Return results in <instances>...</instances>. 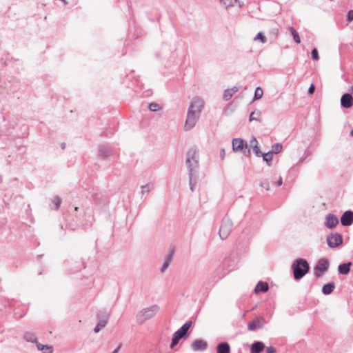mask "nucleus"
<instances>
[{
  "label": "nucleus",
  "mask_w": 353,
  "mask_h": 353,
  "mask_svg": "<svg viewBox=\"0 0 353 353\" xmlns=\"http://www.w3.org/2000/svg\"><path fill=\"white\" fill-rule=\"evenodd\" d=\"M292 270L294 279L300 280L309 272L310 265L305 259H298L293 262Z\"/></svg>",
  "instance_id": "obj_1"
},
{
  "label": "nucleus",
  "mask_w": 353,
  "mask_h": 353,
  "mask_svg": "<svg viewBox=\"0 0 353 353\" xmlns=\"http://www.w3.org/2000/svg\"><path fill=\"white\" fill-rule=\"evenodd\" d=\"M159 311V307L157 305L143 308L136 316L137 323L143 324L145 321L152 318Z\"/></svg>",
  "instance_id": "obj_2"
},
{
  "label": "nucleus",
  "mask_w": 353,
  "mask_h": 353,
  "mask_svg": "<svg viewBox=\"0 0 353 353\" xmlns=\"http://www.w3.org/2000/svg\"><path fill=\"white\" fill-rule=\"evenodd\" d=\"M192 323L191 321L186 322L174 333L170 344V348H174L179 343V341L186 336Z\"/></svg>",
  "instance_id": "obj_3"
},
{
  "label": "nucleus",
  "mask_w": 353,
  "mask_h": 353,
  "mask_svg": "<svg viewBox=\"0 0 353 353\" xmlns=\"http://www.w3.org/2000/svg\"><path fill=\"white\" fill-rule=\"evenodd\" d=\"M197 150L195 148H191L187 152L186 165L189 173H193L194 170L198 168V158L196 157Z\"/></svg>",
  "instance_id": "obj_4"
},
{
  "label": "nucleus",
  "mask_w": 353,
  "mask_h": 353,
  "mask_svg": "<svg viewBox=\"0 0 353 353\" xmlns=\"http://www.w3.org/2000/svg\"><path fill=\"white\" fill-rule=\"evenodd\" d=\"M233 227V223L229 218H224L221 222L219 229L221 239H225L228 237Z\"/></svg>",
  "instance_id": "obj_5"
},
{
  "label": "nucleus",
  "mask_w": 353,
  "mask_h": 353,
  "mask_svg": "<svg viewBox=\"0 0 353 353\" xmlns=\"http://www.w3.org/2000/svg\"><path fill=\"white\" fill-rule=\"evenodd\" d=\"M329 261L327 259L322 258L319 260L316 265L314 268V274L316 277L322 276L323 273L328 270Z\"/></svg>",
  "instance_id": "obj_6"
},
{
  "label": "nucleus",
  "mask_w": 353,
  "mask_h": 353,
  "mask_svg": "<svg viewBox=\"0 0 353 353\" xmlns=\"http://www.w3.org/2000/svg\"><path fill=\"white\" fill-rule=\"evenodd\" d=\"M200 114L188 110L187 113V118L184 125L185 130L188 131L192 129L197 123Z\"/></svg>",
  "instance_id": "obj_7"
},
{
  "label": "nucleus",
  "mask_w": 353,
  "mask_h": 353,
  "mask_svg": "<svg viewBox=\"0 0 353 353\" xmlns=\"http://www.w3.org/2000/svg\"><path fill=\"white\" fill-rule=\"evenodd\" d=\"M204 107L203 100L198 97H194L190 101L188 110L201 115Z\"/></svg>",
  "instance_id": "obj_8"
},
{
  "label": "nucleus",
  "mask_w": 353,
  "mask_h": 353,
  "mask_svg": "<svg viewBox=\"0 0 353 353\" xmlns=\"http://www.w3.org/2000/svg\"><path fill=\"white\" fill-rule=\"evenodd\" d=\"M327 243L330 248H334L343 243V238L339 233H330L327 236Z\"/></svg>",
  "instance_id": "obj_9"
},
{
  "label": "nucleus",
  "mask_w": 353,
  "mask_h": 353,
  "mask_svg": "<svg viewBox=\"0 0 353 353\" xmlns=\"http://www.w3.org/2000/svg\"><path fill=\"white\" fill-rule=\"evenodd\" d=\"M190 347L194 352L204 351L208 348V343L202 339H196L192 342Z\"/></svg>",
  "instance_id": "obj_10"
},
{
  "label": "nucleus",
  "mask_w": 353,
  "mask_h": 353,
  "mask_svg": "<svg viewBox=\"0 0 353 353\" xmlns=\"http://www.w3.org/2000/svg\"><path fill=\"white\" fill-rule=\"evenodd\" d=\"M265 324V320L263 317L256 318L248 324V329L250 331H254L256 329L263 328Z\"/></svg>",
  "instance_id": "obj_11"
},
{
  "label": "nucleus",
  "mask_w": 353,
  "mask_h": 353,
  "mask_svg": "<svg viewBox=\"0 0 353 353\" xmlns=\"http://www.w3.org/2000/svg\"><path fill=\"white\" fill-rule=\"evenodd\" d=\"M339 223L337 216L333 214H327L325 216V225L330 229L335 228Z\"/></svg>",
  "instance_id": "obj_12"
},
{
  "label": "nucleus",
  "mask_w": 353,
  "mask_h": 353,
  "mask_svg": "<svg viewBox=\"0 0 353 353\" xmlns=\"http://www.w3.org/2000/svg\"><path fill=\"white\" fill-rule=\"evenodd\" d=\"M341 223L343 226H350L353 223V212L345 211L341 217Z\"/></svg>",
  "instance_id": "obj_13"
},
{
  "label": "nucleus",
  "mask_w": 353,
  "mask_h": 353,
  "mask_svg": "<svg viewBox=\"0 0 353 353\" xmlns=\"http://www.w3.org/2000/svg\"><path fill=\"white\" fill-rule=\"evenodd\" d=\"M341 105L344 108H350L353 105V97L349 93H345L342 95L341 99Z\"/></svg>",
  "instance_id": "obj_14"
},
{
  "label": "nucleus",
  "mask_w": 353,
  "mask_h": 353,
  "mask_svg": "<svg viewBox=\"0 0 353 353\" xmlns=\"http://www.w3.org/2000/svg\"><path fill=\"white\" fill-rule=\"evenodd\" d=\"M232 150L235 152L242 151L246 142L241 138H235L232 140Z\"/></svg>",
  "instance_id": "obj_15"
},
{
  "label": "nucleus",
  "mask_w": 353,
  "mask_h": 353,
  "mask_svg": "<svg viewBox=\"0 0 353 353\" xmlns=\"http://www.w3.org/2000/svg\"><path fill=\"white\" fill-rule=\"evenodd\" d=\"M265 345L261 341L254 342L250 347V353H261L263 351Z\"/></svg>",
  "instance_id": "obj_16"
},
{
  "label": "nucleus",
  "mask_w": 353,
  "mask_h": 353,
  "mask_svg": "<svg viewBox=\"0 0 353 353\" xmlns=\"http://www.w3.org/2000/svg\"><path fill=\"white\" fill-rule=\"evenodd\" d=\"M173 258V252L170 251L164 257V261L161 268V272H164L166 269L169 267Z\"/></svg>",
  "instance_id": "obj_17"
},
{
  "label": "nucleus",
  "mask_w": 353,
  "mask_h": 353,
  "mask_svg": "<svg viewBox=\"0 0 353 353\" xmlns=\"http://www.w3.org/2000/svg\"><path fill=\"white\" fill-rule=\"evenodd\" d=\"M112 154L111 149L106 145H101L99 148V157L103 159L110 157Z\"/></svg>",
  "instance_id": "obj_18"
},
{
  "label": "nucleus",
  "mask_w": 353,
  "mask_h": 353,
  "mask_svg": "<svg viewBox=\"0 0 353 353\" xmlns=\"http://www.w3.org/2000/svg\"><path fill=\"white\" fill-rule=\"evenodd\" d=\"M352 265L351 262L341 263L338 267V271L339 274L346 275L350 271V267Z\"/></svg>",
  "instance_id": "obj_19"
},
{
  "label": "nucleus",
  "mask_w": 353,
  "mask_h": 353,
  "mask_svg": "<svg viewBox=\"0 0 353 353\" xmlns=\"http://www.w3.org/2000/svg\"><path fill=\"white\" fill-rule=\"evenodd\" d=\"M269 289L268 284L266 282L259 281L254 288V292L259 294V292H266Z\"/></svg>",
  "instance_id": "obj_20"
},
{
  "label": "nucleus",
  "mask_w": 353,
  "mask_h": 353,
  "mask_svg": "<svg viewBox=\"0 0 353 353\" xmlns=\"http://www.w3.org/2000/svg\"><path fill=\"white\" fill-rule=\"evenodd\" d=\"M217 353H230V346L227 342L220 343L216 347Z\"/></svg>",
  "instance_id": "obj_21"
},
{
  "label": "nucleus",
  "mask_w": 353,
  "mask_h": 353,
  "mask_svg": "<svg viewBox=\"0 0 353 353\" xmlns=\"http://www.w3.org/2000/svg\"><path fill=\"white\" fill-rule=\"evenodd\" d=\"M334 288L335 285L334 283H329L323 286L322 292L325 295H329L333 292Z\"/></svg>",
  "instance_id": "obj_22"
},
{
  "label": "nucleus",
  "mask_w": 353,
  "mask_h": 353,
  "mask_svg": "<svg viewBox=\"0 0 353 353\" xmlns=\"http://www.w3.org/2000/svg\"><path fill=\"white\" fill-rule=\"evenodd\" d=\"M36 345L37 349L43 351V353H52L53 352V348L50 345H43L39 342H37Z\"/></svg>",
  "instance_id": "obj_23"
},
{
  "label": "nucleus",
  "mask_w": 353,
  "mask_h": 353,
  "mask_svg": "<svg viewBox=\"0 0 353 353\" xmlns=\"http://www.w3.org/2000/svg\"><path fill=\"white\" fill-rule=\"evenodd\" d=\"M23 339L28 342L34 343L35 344L38 342L35 335L31 332L25 333Z\"/></svg>",
  "instance_id": "obj_24"
},
{
  "label": "nucleus",
  "mask_w": 353,
  "mask_h": 353,
  "mask_svg": "<svg viewBox=\"0 0 353 353\" xmlns=\"http://www.w3.org/2000/svg\"><path fill=\"white\" fill-rule=\"evenodd\" d=\"M263 159L264 161H265L268 164V165L270 166L272 165V152H270V151L266 153H263L262 155Z\"/></svg>",
  "instance_id": "obj_25"
},
{
  "label": "nucleus",
  "mask_w": 353,
  "mask_h": 353,
  "mask_svg": "<svg viewBox=\"0 0 353 353\" xmlns=\"http://www.w3.org/2000/svg\"><path fill=\"white\" fill-rule=\"evenodd\" d=\"M220 2L228 9L234 6L238 2V0H220Z\"/></svg>",
  "instance_id": "obj_26"
},
{
  "label": "nucleus",
  "mask_w": 353,
  "mask_h": 353,
  "mask_svg": "<svg viewBox=\"0 0 353 353\" xmlns=\"http://www.w3.org/2000/svg\"><path fill=\"white\" fill-rule=\"evenodd\" d=\"M106 324H107L106 320H104V319L100 320L94 329V332L98 333L102 328L105 327Z\"/></svg>",
  "instance_id": "obj_27"
},
{
  "label": "nucleus",
  "mask_w": 353,
  "mask_h": 353,
  "mask_svg": "<svg viewBox=\"0 0 353 353\" xmlns=\"http://www.w3.org/2000/svg\"><path fill=\"white\" fill-rule=\"evenodd\" d=\"M282 145L281 143H274L272 145V150L270 151V152H272L273 154H278L282 150Z\"/></svg>",
  "instance_id": "obj_28"
},
{
  "label": "nucleus",
  "mask_w": 353,
  "mask_h": 353,
  "mask_svg": "<svg viewBox=\"0 0 353 353\" xmlns=\"http://www.w3.org/2000/svg\"><path fill=\"white\" fill-rule=\"evenodd\" d=\"M290 30L291 33L293 35V38H294V41L296 43H301V39H300V37H299V34L295 30V29L294 28H292V27H290Z\"/></svg>",
  "instance_id": "obj_29"
},
{
  "label": "nucleus",
  "mask_w": 353,
  "mask_h": 353,
  "mask_svg": "<svg viewBox=\"0 0 353 353\" xmlns=\"http://www.w3.org/2000/svg\"><path fill=\"white\" fill-rule=\"evenodd\" d=\"M263 94V90L261 87H257L254 91V99L259 100L262 98Z\"/></svg>",
  "instance_id": "obj_30"
},
{
  "label": "nucleus",
  "mask_w": 353,
  "mask_h": 353,
  "mask_svg": "<svg viewBox=\"0 0 353 353\" xmlns=\"http://www.w3.org/2000/svg\"><path fill=\"white\" fill-rule=\"evenodd\" d=\"M52 203L54 205L55 210H58L61 203V199L59 196H55L52 199Z\"/></svg>",
  "instance_id": "obj_31"
},
{
  "label": "nucleus",
  "mask_w": 353,
  "mask_h": 353,
  "mask_svg": "<svg viewBox=\"0 0 353 353\" xmlns=\"http://www.w3.org/2000/svg\"><path fill=\"white\" fill-rule=\"evenodd\" d=\"M148 108L152 112H156L161 109L160 105L157 103H151L148 105Z\"/></svg>",
  "instance_id": "obj_32"
},
{
  "label": "nucleus",
  "mask_w": 353,
  "mask_h": 353,
  "mask_svg": "<svg viewBox=\"0 0 353 353\" xmlns=\"http://www.w3.org/2000/svg\"><path fill=\"white\" fill-rule=\"evenodd\" d=\"M233 94H234L230 90V89H226L223 92V99L225 101H228L232 97Z\"/></svg>",
  "instance_id": "obj_33"
},
{
  "label": "nucleus",
  "mask_w": 353,
  "mask_h": 353,
  "mask_svg": "<svg viewBox=\"0 0 353 353\" xmlns=\"http://www.w3.org/2000/svg\"><path fill=\"white\" fill-rule=\"evenodd\" d=\"M141 194L143 196L145 193H148L151 190L152 186L150 184H146V185H142L141 187Z\"/></svg>",
  "instance_id": "obj_34"
},
{
  "label": "nucleus",
  "mask_w": 353,
  "mask_h": 353,
  "mask_svg": "<svg viewBox=\"0 0 353 353\" xmlns=\"http://www.w3.org/2000/svg\"><path fill=\"white\" fill-rule=\"evenodd\" d=\"M254 39L255 40H260L263 43H265L267 41L266 37L263 35V34L262 32H259L256 34V36L254 38Z\"/></svg>",
  "instance_id": "obj_35"
},
{
  "label": "nucleus",
  "mask_w": 353,
  "mask_h": 353,
  "mask_svg": "<svg viewBox=\"0 0 353 353\" xmlns=\"http://www.w3.org/2000/svg\"><path fill=\"white\" fill-rule=\"evenodd\" d=\"M253 150L254 153L256 157H261L262 155V152L260 150V148L259 147V143L256 145H254V147L252 148Z\"/></svg>",
  "instance_id": "obj_36"
},
{
  "label": "nucleus",
  "mask_w": 353,
  "mask_h": 353,
  "mask_svg": "<svg viewBox=\"0 0 353 353\" xmlns=\"http://www.w3.org/2000/svg\"><path fill=\"white\" fill-rule=\"evenodd\" d=\"M248 143H245V145L244 146V148L243 150L241 151L243 152V153L247 156V157H250V154H251V152H250V148H248Z\"/></svg>",
  "instance_id": "obj_37"
},
{
  "label": "nucleus",
  "mask_w": 353,
  "mask_h": 353,
  "mask_svg": "<svg viewBox=\"0 0 353 353\" xmlns=\"http://www.w3.org/2000/svg\"><path fill=\"white\" fill-rule=\"evenodd\" d=\"M311 54H312V58L313 60L319 59V53L316 48H314L312 50Z\"/></svg>",
  "instance_id": "obj_38"
},
{
  "label": "nucleus",
  "mask_w": 353,
  "mask_h": 353,
  "mask_svg": "<svg viewBox=\"0 0 353 353\" xmlns=\"http://www.w3.org/2000/svg\"><path fill=\"white\" fill-rule=\"evenodd\" d=\"M346 20L348 22L353 21V10H352L348 11L347 16H346Z\"/></svg>",
  "instance_id": "obj_39"
},
{
  "label": "nucleus",
  "mask_w": 353,
  "mask_h": 353,
  "mask_svg": "<svg viewBox=\"0 0 353 353\" xmlns=\"http://www.w3.org/2000/svg\"><path fill=\"white\" fill-rule=\"evenodd\" d=\"M258 144V141L254 137H252L249 143V147L252 148L254 145Z\"/></svg>",
  "instance_id": "obj_40"
},
{
  "label": "nucleus",
  "mask_w": 353,
  "mask_h": 353,
  "mask_svg": "<svg viewBox=\"0 0 353 353\" xmlns=\"http://www.w3.org/2000/svg\"><path fill=\"white\" fill-rule=\"evenodd\" d=\"M190 176V188L193 192L194 191V184L192 182L193 173H189Z\"/></svg>",
  "instance_id": "obj_41"
},
{
  "label": "nucleus",
  "mask_w": 353,
  "mask_h": 353,
  "mask_svg": "<svg viewBox=\"0 0 353 353\" xmlns=\"http://www.w3.org/2000/svg\"><path fill=\"white\" fill-rule=\"evenodd\" d=\"M260 185L264 188L266 190H270V183L268 181L261 182Z\"/></svg>",
  "instance_id": "obj_42"
},
{
  "label": "nucleus",
  "mask_w": 353,
  "mask_h": 353,
  "mask_svg": "<svg viewBox=\"0 0 353 353\" xmlns=\"http://www.w3.org/2000/svg\"><path fill=\"white\" fill-rule=\"evenodd\" d=\"M276 349L273 346H269L266 349V353H276Z\"/></svg>",
  "instance_id": "obj_43"
},
{
  "label": "nucleus",
  "mask_w": 353,
  "mask_h": 353,
  "mask_svg": "<svg viewBox=\"0 0 353 353\" xmlns=\"http://www.w3.org/2000/svg\"><path fill=\"white\" fill-rule=\"evenodd\" d=\"M255 114H256V112H252L250 114V119H249V121H250V122H252V121H254V120L259 121H260L259 119H257V118L254 117V115Z\"/></svg>",
  "instance_id": "obj_44"
},
{
  "label": "nucleus",
  "mask_w": 353,
  "mask_h": 353,
  "mask_svg": "<svg viewBox=\"0 0 353 353\" xmlns=\"http://www.w3.org/2000/svg\"><path fill=\"white\" fill-rule=\"evenodd\" d=\"M314 90H315V87H314V84H312L308 89V94H313L314 92Z\"/></svg>",
  "instance_id": "obj_45"
},
{
  "label": "nucleus",
  "mask_w": 353,
  "mask_h": 353,
  "mask_svg": "<svg viewBox=\"0 0 353 353\" xmlns=\"http://www.w3.org/2000/svg\"><path fill=\"white\" fill-rule=\"evenodd\" d=\"M225 155V151L224 148H221L220 150V157L221 159H224Z\"/></svg>",
  "instance_id": "obj_46"
},
{
  "label": "nucleus",
  "mask_w": 353,
  "mask_h": 353,
  "mask_svg": "<svg viewBox=\"0 0 353 353\" xmlns=\"http://www.w3.org/2000/svg\"><path fill=\"white\" fill-rule=\"evenodd\" d=\"M239 90V88L237 86H234L232 88L230 89V90L234 94L235 92H238Z\"/></svg>",
  "instance_id": "obj_47"
},
{
  "label": "nucleus",
  "mask_w": 353,
  "mask_h": 353,
  "mask_svg": "<svg viewBox=\"0 0 353 353\" xmlns=\"http://www.w3.org/2000/svg\"><path fill=\"white\" fill-rule=\"evenodd\" d=\"M282 183H283V180H282V178L280 176L279 179L275 183V185L280 186L282 185Z\"/></svg>",
  "instance_id": "obj_48"
},
{
  "label": "nucleus",
  "mask_w": 353,
  "mask_h": 353,
  "mask_svg": "<svg viewBox=\"0 0 353 353\" xmlns=\"http://www.w3.org/2000/svg\"><path fill=\"white\" fill-rule=\"evenodd\" d=\"M121 347V345H119L113 352L112 353H117L119 352V350H120Z\"/></svg>",
  "instance_id": "obj_49"
},
{
  "label": "nucleus",
  "mask_w": 353,
  "mask_h": 353,
  "mask_svg": "<svg viewBox=\"0 0 353 353\" xmlns=\"http://www.w3.org/2000/svg\"><path fill=\"white\" fill-rule=\"evenodd\" d=\"M238 3L239 4V7H241V8L243 7L244 5L243 2L238 1Z\"/></svg>",
  "instance_id": "obj_50"
},
{
  "label": "nucleus",
  "mask_w": 353,
  "mask_h": 353,
  "mask_svg": "<svg viewBox=\"0 0 353 353\" xmlns=\"http://www.w3.org/2000/svg\"><path fill=\"white\" fill-rule=\"evenodd\" d=\"M61 147H62V148H65V143H62L61 144Z\"/></svg>",
  "instance_id": "obj_51"
},
{
  "label": "nucleus",
  "mask_w": 353,
  "mask_h": 353,
  "mask_svg": "<svg viewBox=\"0 0 353 353\" xmlns=\"http://www.w3.org/2000/svg\"><path fill=\"white\" fill-rule=\"evenodd\" d=\"M350 135L353 137V130L351 131Z\"/></svg>",
  "instance_id": "obj_52"
},
{
  "label": "nucleus",
  "mask_w": 353,
  "mask_h": 353,
  "mask_svg": "<svg viewBox=\"0 0 353 353\" xmlns=\"http://www.w3.org/2000/svg\"><path fill=\"white\" fill-rule=\"evenodd\" d=\"M351 91L353 92V85L351 88Z\"/></svg>",
  "instance_id": "obj_53"
}]
</instances>
